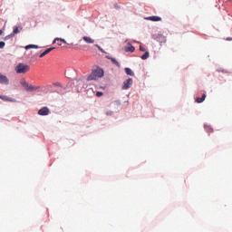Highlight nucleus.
Instances as JSON below:
<instances>
[{
  "instance_id": "5701e85b",
  "label": "nucleus",
  "mask_w": 232,
  "mask_h": 232,
  "mask_svg": "<svg viewBox=\"0 0 232 232\" xmlns=\"http://www.w3.org/2000/svg\"><path fill=\"white\" fill-rule=\"evenodd\" d=\"M140 52H146V48L142 47V45L140 46Z\"/></svg>"
},
{
  "instance_id": "dca6fc26",
  "label": "nucleus",
  "mask_w": 232,
  "mask_h": 232,
  "mask_svg": "<svg viewBox=\"0 0 232 232\" xmlns=\"http://www.w3.org/2000/svg\"><path fill=\"white\" fill-rule=\"evenodd\" d=\"M150 57V53L145 52V53L141 56L142 61H146Z\"/></svg>"
},
{
  "instance_id": "c85d7f7f",
  "label": "nucleus",
  "mask_w": 232,
  "mask_h": 232,
  "mask_svg": "<svg viewBox=\"0 0 232 232\" xmlns=\"http://www.w3.org/2000/svg\"><path fill=\"white\" fill-rule=\"evenodd\" d=\"M0 35H3V30H0Z\"/></svg>"
},
{
  "instance_id": "4be33fe9",
  "label": "nucleus",
  "mask_w": 232,
  "mask_h": 232,
  "mask_svg": "<svg viewBox=\"0 0 232 232\" xmlns=\"http://www.w3.org/2000/svg\"><path fill=\"white\" fill-rule=\"evenodd\" d=\"M114 8H116V10H119L121 8V5H119V4H115Z\"/></svg>"
},
{
  "instance_id": "ddd939ff",
  "label": "nucleus",
  "mask_w": 232,
  "mask_h": 232,
  "mask_svg": "<svg viewBox=\"0 0 232 232\" xmlns=\"http://www.w3.org/2000/svg\"><path fill=\"white\" fill-rule=\"evenodd\" d=\"M125 52H130L131 53H133V52H135V46L130 45L129 47H126Z\"/></svg>"
},
{
  "instance_id": "39448f33",
  "label": "nucleus",
  "mask_w": 232,
  "mask_h": 232,
  "mask_svg": "<svg viewBox=\"0 0 232 232\" xmlns=\"http://www.w3.org/2000/svg\"><path fill=\"white\" fill-rule=\"evenodd\" d=\"M38 115H41V116L50 115V109H48V107H44L40 109L38 111Z\"/></svg>"
},
{
  "instance_id": "20e7f679",
  "label": "nucleus",
  "mask_w": 232,
  "mask_h": 232,
  "mask_svg": "<svg viewBox=\"0 0 232 232\" xmlns=\"http://www.w3.org/2000/svg\"><path fill=\"white\" fill-rule=\"evenodd\" d=\"M132 84H133V79L132 78L127 79L126 81L123 82L122 90H130Z\"/></svg>"
},
{
  "instance_id": "cd10ccee",
  "label": "nucleus",
  "mask_w": 232,
  "mask_h": 232,
  "mask_svg": "<svg viewBox=\"0 0 232 232\" xmlns=\"http://www.w3.org/2000/svg\"><path fill=\"white\" fill-rule=\"evenodd\" d=\"M226 41H232V38H227Z\"/></svg>"
},
{
  "instance_id": "f8f14e48",
  "label": "nucleus",
  "mask_w": 232,
  "mask_h": 232,
  "mask_svg": "<svg viewBox=\"0 0 232 232\" xmlns=\"http://www.w3.org/2000/svg\"><path fill=\"white\" fill-rule=\"evenodd\" d=\"M125 73H127V75H130V77H133V75H135L133 71H131V69L130 68H125Z\"/></svg>"
},
{
  "instance_id": "7ed1b4c3",
  "label": "nucleus",
  "mask_w": 232,
  "mask_h": 232,
  "mask_svg": "<svg viewBox=\"0 0 232 232\" xmlns=\"http://www.w3.org/2000/svg\"><path fill=\"white\" fill-rule=\"evenodd\" d=\"M16 73H28L30 72V65H26L24 63H19L15 67Z\"/></svg>"
},
{
  "instance_id": "6e6552de",
  "label": "nucleus",
  "mask_w": 232,
  "mask_h": 232,
  "mask_svg": "<svg viewBox=\"0 0 232 232\" xmlns=\"http://www.w3.org/2000/svg\"><path fill=\"white\" fill-rule=\"evenodd\" d=\"M146 21H152V22H159V21H162V18L160 16H149V17H145Z\"/></svg>"
},
{
  "instance_id": "2eb2a0df",
  "label": "nucleus",
  "mask_w": 232,
  "mask_h": 232,
  "mask_svg": "<svg viewBox=\"0 0 232 232\" xmlns=\"http://www.w3.org/2000/svg\"><path fill=\"white\" fill-rule=\"evenodd\" d=\"M57 41H60V43H64V44H66V40L63 39V38H55L53 42V44H55V43H57Z\"/></svg>"
},
{
  "instance_id": "0eeeda50",
  "label": "nucleus",
  "mask_w": 232,
  "mask_h": 232,
  "mask_svg": "<svg viewBox=\"0 0 232 232\" xmlns=\"http://www.w3.org/2000/svg\"><path fill=\"white\" fill-rule=\"evenodd\" d=\"M0 99L5 102H15V99L8 97L6 95H0Z\"/></svg>"
},
{
  "instance_id": "9b49d317",
  "label": "nucleus",
  "mask_w": 232,
  "mask_h": 232,
  "mask_svg": "<svg viewBox=\"0 0 232 232\" xmlns=\"http://www.w3.org/2000/svg\"><path fill=\"white\" fill-rule=\"evenodd\" d=\"M203 101H206V94H203L202 97H198L196 99V102H198V104L202 103Z\"/></svg>"
},
{
  "instance_id": "b1692460",
  "label": "nucleus",
  "mask_w": 232,
  "mask_h": 232,
  "mask_svg": "<svg viewBox=\"0 0 232 232\" xmlns=\"http://www.w3.org/2000/svg\"><path fill=\"white\" fill-rule=\"evenodd\" d=\"M207 130H208V133H213V129L212 128L208 127Z\"/></svg>"
},
{
  "instance_id": "4468645a",
  "label": "nucleus",
  "mask_w": 232,
  "mask_h": 232,
  "mask_svg": "<svg viewBox=\"0 0 232 232\" xmlns=\"http://www.w3.org/2000/svg\"><path fill=\"white\" fill-rule=\"evenodd\" d=\"M30 48L39 49V45L28 44L25 46V50H30Z\"/></svg>"
},
{
  "instance_id": "bb28decb",
  "label": "nucleus",
  "mask_w": 232,
  "mask_h": 232,
  "mask_svg": "<svg viewBox=\"0 0 232 232\" xmlns=\"http://www.w3.org/2000/svg\"><path fill=\"white\" fill-rule=\"evenodd\" d=\"M54 86H61V83L55 82V83H54Z\"/></svg>"
},
{
  "instance_id": "6ab92c4d",
  "label": "nucleus",
  "mask_w": 232,
  "mask_h": 232,
  "mask_svg": "<svg viewBox=\"0 0 232 232\" xmlns=\"http://www.w3.org/2000/svg\"><path fill=\"white\" fill-rule=\"evenodd\" d=\"M11 37H14V34H8L5 37V41H8V39H11Z\"/></svg>"
},
{
  "instance_id": "423d86ee",
  "label": "nucleus",
  "mask_w": 232,
  "mask_h": 232,
  "mask_svg": "<svg viewBox=\"0 0 232 232\" xmlns=\"http://www.w3.org/2000/svg\"><path fill=\"white\" fill-rule=\"evenodd\" d=\"M0 84H5V85L10 84V80H8V77H6L5 75H3L1 72H0Z\"/></svg>"
},
{
  "instance_id": "f03ea898",
  "label": "nucleus",
  "mask_w": 232,
  "mask_h": 232,
  "mask_svg": "<svg viewBox=\"0 0 232 232\" xmlns=\"http://www.w3.org/2000/svg\"><path fill=\"white\" fill-rule=\"evenodd\" d=\"M20 84L22 86H24V90H26V92H37V90H39L41 87H36L34 85H29L26 82V80L24 79H21L20 80Z\"/></svg>"
},
{
  "instance_id": "a211bd4d",
  "label": "nucleus",
  "mask_w": 232,
  "mask_h": 232,
  "mask_svg": "<svg viewBox=\"0 0 232 232\" xmlns=\"http://www.w3.org/2000/svg\"><path fill=\"white\" fill-rule=\"evenodd\" d=\"M12 34H14V35L19 34V27L14 26Z\"/></svg>"
},
{
  "instance_id": "1a4fd4ad",
  "label": "nucleus",
  "mask_w": 232,
  "mask_h": 232,
  "mask_svg": "<svg viewBox=\"0 0 232 232\" xmlns=\"http://www.w3.org/2000/svg\"><path fill=\"white\" fill-rule=\"evenodd\" d=\"M82 39L83 41H85V43H87V44H93V43H95V40L92 39L89 36H83Z\"/></svg>"
},
{
  "instance_id": "f257e3e1",
  "label": "nucleus",
  "mask_w": 232,
  "mask_h": 232,
  "mask_svg": "<svg viewBox=\"0 0 232 232\" xmlns=\"http://www.w3.org/2000/svg\"><path fill=\"white\" fill-rule=\"evenodd\" d=\"M104 77V70L102 68L94 65L92 69L91 74L87 77V81H99Z\"/></svg>"
},
{
  "instance_id": "aec40b11",
  "label": "nucleus",
  "mask_w": 232,
  "mask_h": 232,
  "mask_svg": "<svg viewBox=\"0 0 232 232\" xmlns=\"http://www.w3.org/2000/svg\"><path fill=\"white\" fill-rule=\"evenodd\" d=\"M102 95H103L102 92H96V97H102Z\"/></svg>"
},
{
  "instance_id": "9d476101",
  "label": "nucleus",
  "mask_w": 232,
  "mask_h": 232,
  "mask_svg": "<svg viewBox=\"0 0 232 232\" xmlns=\"http://www.w3.org/2000/svg\"><path fill=\"white\" fill-rule=\"evenodd\" d=\"M53 50H55V47L46 49L44 53L40 54V58L44 57V55H48V53H50V52H52Z\"/></svg>"
},
{
  "instance_id": "a878e982",
  "label": "nucleus",
  "mask_w": 232,
  "mask_h": 232,
  "mask_svg": "<svg viewBox=\"0 0 232 232\" xmlns=\"http://www.w3.org/2000/svg\"><path fill=\"white\" fill-rule=\"evenodd\" d=\"M95 46H96V48H98V50H102V49L101 48V46H99V44H96Z\"/></svg>"
},
{
  "instance_id": "f3484780",
  "label": "nucleus",
  "mask_w": 232,
  "mask_h": 232,
  "mask_svg": "<svg viewBox=\"0 0 232 232\" xmlns=\"http://www.w3.org/2000/svg\"><path fill=\"white\" fill-rule=\"evenodd\" d=\"M109 59H111V61L113 64H115L116 66H120L119 62H117V59H115L113 57H109Z\"/></svg>"
},
{
  "instance_id": "393cba45",
  "label": "nucleus",
  "mask_w": 232,
  "mask_h": 232,
  "mask_svg": "<svg viewBox=\"0 0 232 232\" xmlns=\"http://www.w3.org/2000/svg\"><path fill=\"white\" fill-rule=\"evenodd\" d=\"M95 46H96V48H98V50H102V49L101 48V46H99V44H96Z\"/></svg>"
},
{
  "instance_id": "412c9836",
  "label": "nucleus",
  "mask_w": 232,
  "mask_h": 232,
  "mask_svg": "<svg viewBox=\"0 0 232 232\" xmlns=\"http://www.w3.org/2000/svg\"><path fill=\"white\" fill-rule=\"evenodd\" d=\"M5 42H0V49H3L5 48Z\"/></svg>"
}]
</instances>
